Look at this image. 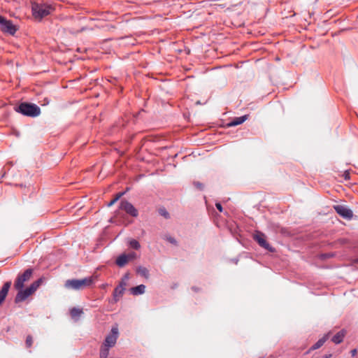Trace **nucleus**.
Listing matches in <instances>:
<instances>
[{
    "label": "nucleus",
    "mask_w": 358,
    "mask_h": 358,
    "mask_svg": "<svg viewBox=\"0 0 358 358\" xmlns=\"http://www.w3.org/2000/svg\"><path fill=\"white\" fill-rule=\"evenodd\" d=\"M55 10V6L52 3L34 2L31 5L33 17L38 21L51 14Z\"/></svg>",
    "instance_id": "obj_1"
},
{
    "label": "nucleus",
    "mask_w": 358,
    "mask_h": 358,
    "mask_svg": "<svg viewBox=\"0 0 358 358\" xmlns=\"http://www.w3.org/2000/svg\"><path fill=\"white\" fill-rule=\"evenodd\" d=\"M94 283L93 276L85 278L83 279H71L65 282V287L74 290L83 289L91 286Z\"/></svg>",
    "instance_id": "obj_2"
},
{
    "label": "nucleus",
    "mask_w": 358,
    "mask_h": 358,
    "mask_svg": "<svg viewBox=\"0 0 358 358\" xmlns=\"http://www.w3.org/2000/svg\"><path fill=\"white\" fill-rule=\"evenodd\" d=\"M39 106L35 103L24 102V116L36 117L41 115Z\"/></svg>",
    "instance_id": "obj_3"
},
{
    "label": "nucleus",
    "mask_w": 358,
    "mask_h": 358,
    "mask_svg": "<svg viewBox=\"0 0 358 358\" xmlns=\"http://www.w3.org/2000/svg\"><path fill=\"white\" fill-rule=\"evenodd\" d=\"M253 238L259 246L265 250L272 252L275 251V249L266 241V236L264 233L257 231L253 236Z\"/></svg>",
    "instance_id": "obj_4"
},
{
    "label": "nucleus",
    "mask_w": 358,
    "mask_h": 358,
    "mask_svg": "<svg viewBox=\"0 0 358 358\" xmlns=\"http://www.w3.org/2000/svg\"><path fill=\"white\" fill-rule=\"evenodd\" d=\"M117 338L118 329L117 327H113L110 334L106 336L103 345L108 348H112L115 345Z\"/></svg>",
    "instance_id": "obj_5"
},
{
    "label": "nucleus",
    "mask_w": 358,
    "mask_h": 358,
    "mask_svg": "<svg viewBox=\"0 0 358 358\" xmlns=\"http://www.w3.org/2000/svg\"><path fill=\"white\" fill-rule=\"evenodd\" d=\"M120 209L125 211L128 215L132 217H137L138 215L137 209L127 200H122L120 203Z\"/></svg>",
    "instance_id": "obj_6"
},
{
    "label": "nucleus",
    "mask_w": 358,
    "mask_h": 358,
    "mask_svg": "<svg viewBox=\"0 0 358 358\" xmlns=\"http://www.w3.org/2000/svg\"><path fill=\"white\" fill-rule=\"evenodd\" d=\"M334 208L336 213L344 219L350 220L353 216L352 211L343 205L334 206Z\"/></svg>",
    "instance_id": "obj_7"
},
{
    "label": "nucleus",
    "mask_w": 358,
    "mask_h": 358,
    "mask_svg": "<svg viewBox=\"0 0 358 358\" xmlns=\"http://www.w3.org/2000/svg\"><path fill=\"white\" fill-rule=\"evenodd\" d=\"M14 289L17 293L15 299V302L18 303L22 301V274L19 273L14 284Z\"/></svg>",
    "instance_id": "obj_8"
},
{
    "label": "nucleus",
    "mask_w": 358,
    "mask_h": 358,
    "mask_svg": "<svg viewBox=\"0 0 358 358\" xmlns=\"http://www.w3.org/2000/svg\"><path fill=\"white\" fill-rule=\"evenodd\" d=\"M42 278H38L34 281L30 286L24 288V300H25L30 295L34 294L42 283Z\"/></svg>",
    "instance_id": "obj_9"
},
{
    "label": "nucleus",
    "mask_w": 358,
    "mask_h": 358,
    "mask_svg": "<svg viewBox=\"0 0 358 358\" xmlns=\"http://www.w3.org/2000/svg\"><path fill=\"white\" fill-rule=\"evenodd\" d=\"M0 29L4 33H7L10 35H14L17 31L16 27L11 22V21L8 20L6 18L0 24Z\"/></svg>",
    "instance_id": "obj_10"
},
{
    "label": "nucleus",
    "mask_w": 358,
    "mask_h": 358,
    "mask_svg": "<svg viewBox=\"0 0 358 358\" xmlns=\"http://www.w3.org/2000/svg\"><path fill=\"white\" fill-rule=\"evenodd\" d=\"M124 292V288L122 287L117 286L113 291V299L110 301L113 303H117L120 299L122 296Z\"/></svg>",
    "instance_id": "obj_11"
},
{
    "label": "nucleus",
    "mask_w": 358,
    "mask_h": 358,
    "mask_svg": "<svg viewBox=\"0 0 358 358\" xmlns=\"http://www.w3.org/2000/svg\"><path fill=\"white\" fill-rule=\"evenodd\" d=\"M10 285H11V282H10V281L6 282V283H4L2 288L1 289V290H0V306L4 301L6 297L8 294V292L9 291V289L10 287Z\"/></svg>",
    "instance_id": "obj_12"
},
{
    "label": "nucleus",
    "mask_w": 358,
    "mask_h": 358,
    "mask_svg": "<svg viewBox=\"0 0 358 358\" xmlns=\"http://www.w3.org/2000/svg\"><path fill=\"white\" fill-rule=\"evenodd\" d=\"M248 116L247 115H245L241 117H234L232 120L227 123V127H231L241 124L248 120Z\"/></svg>",
    "instance_id": "obj_13"
},
{
    "label": "nucleus",
    "mask_w": 358,
    "mask_h": 358,
    "mask_svg": "<svg viewBox=\"0 0 358 358\" xmlns=\"http://www.w3.org/2000/svg\"><path fill=\"white\" fill-rule=\"evenodd\" d=\"M83 314V311L81 308L73 307L70 310V315L75 321H78Z\"/></svg>",
    "instance_id": "obj_14"
},
{
    "label": "nucleus",
    "mask_w": 358,
    "mask_h": 358,
    "mask_svg": "<svg viewBox=\"0 0 358 358\" xmlns=\"http://www.w3.org/2000/svg\"><path fill=\"white\" fill-rule=\"evenodd\" d=\"M145 286L144 285H139L138 286L131 287L130 289L131 293L134 296L141 295L145 293Z\"/></svg>",
    "instance_id": "obj_15"
},
{
    "label": "nucleus",
    "mask_w": 358,
    "mask_h": 358,
    "mask_svg": "<svg viewBox=\"0 0 358 358\" xmlns=\"http://www.w3.org/2000/svg\"><path fill=\"white\" fill-rule=\"evenodd\" d=\"M129 256L125 254L120 255L116 259V264L120 267H123L129 261Z\"/></svg>",
    "instance_id": "obj_16"
},
{
    "label": "nucleus",
    "mask_w": 358,
    "mask_h": 358,
    "mask_svg": "<svg viewBox=\"0 0 358 358\" xmlns=\"http://www.w3.org/2000/svg\"><path fill=\"white\" fill-rule=\"evenodd\" d=\"M345 337V331L341 330L336 333L331 338V341L335 344L341 343Z\"/></svg>",
    "instance_id": "obj_17"
},
{
    "label": "nucleus",
    "mask_w": 358,
    "mask_h": 358,
    "mask_svg": "<svg viewBox=\"0 0 358 358\" xmlns=\"http://www.w3.org/2000/svg\"><path fill=\"white\" fill-rule=\"evenodd\" d=\"M328 339V334L324 335L322 338H320L311 348L310 350H315L321 348Z\"/></svg>",
    "instance_id": "obj_18"
},
{
    "label": "nucleus",
    "mask_w": 358,
    "mask_h": 358,
    "mask_svg": "<svg viewBox=\"0 0 358 358\" xmlns=\"http://www.w3.org/2000/svg\"><path fill=\"white\" fill-rule=\"evenodd\" d=\"M136 272L138 274H139L140 275H141L145 278H149V271L145 267L141 266L137 267Z\"/></svg>",
    "instance_id": "obj_19"
},
{
    "label": "nucleus",
    "mask_w": 358,
    "mask_h": 358,
    "mask_svg": "<svg viewBox=\"0 0 358 358\" xmlns=\"http://www.w3.org/2000/svg\"><path fill=\"white\" fill-rule=\"evenodd\" d=\"M109 349L110 348L102 345L99 353L100 358H106L109 354Z\"/></svg>",
    "instance_id": "obj_20"
},
{
    "label": "nucleus",
    "mask_w": 358,
    "mask_h": 358,
    "mask_svg": "<svg viewBox=\"0 0 358 358\" xmlns=\"http://www.w3.org/2000/svg\"><path fill=\"white\" fill-rule=\"evenodd\" d=\"M159 214L164 217L166 219H169L170 217V215L169 212L166 210L165 208H160L158 210Z\"/></svg>",
    "instance_id": "obj_21"
},
{
    "label": "nucleus",
    "mask_w": 358,
    "mask_h": 358,
    "mask_svg": "<svg viewBox=\"0 0 358 358\" xmlns=\"http://www.w3.org/2000/svg\"><path fill=\"white\" fill-rule=\"evenodd\" d=\"M124 192H119L118 194H117L115 197L108 203V206H113L124 195Z\"/></svg>",
    "instance_id": "obj_22"
},
{
    "label": "nucleus",
    "mask_w": 358,
    "mask_h": 358,
    "mask_svg": "<svg viewBox=\"0 0 358 358\" xmlns=\"http://www.w3.org/2000/svg\"><path fill=\"white\" fill-rule=\"evenodd\" d=\"M129 245L131 248L135 250H138L141 247L138 241L135 239H132L129 241Z\"/></svg>",
    "instance_id": "obj_23"
},
{
    "label": "nucleus",
    "mask_w": 358,
    "mask_h": 358,
    "mask_svg": "<svg viewBox=\"0 0 358 358\" xmlns=\"http://www.w3.org/2000/svg\"><path fill=\"white\" fill-rule=\"evenodd\" d=\"M32 273V270L31 268H28L24 271V282L29 280Z\"/></svg>",
    "instance_id": "obj_24"
},
{
    "label": "nucleus",
    "mask_w": 358,
    "mask_h": 358,
    "mask_svg": "<svg viewBox=\"0 0 358 358\" xmlns=\"http://www.w3.org/2000/svg\"><path fill=\"white\" fill-rule=\"evenodd\" d=\"M33 343V338L31 336H27L25 341L26 346L30 348Z\"/></svg>",
    "instance_id": "obj_25"
},
{
    "label": "nucleus",
    "mask_w": 358,
    "mask_h": 358,
    "mask_svg": "<svg viewBox=\"0 0 358 358\" xmlns=\"http://www.w3.org/2000/svg\"><path fill=\"white\" fill-rule=\"evenodd\" d=\"M166 239L167 241H169V243H172L173 245H176L177 244L176 240L173 237H172V236H167L166 237Z\"/></svg>",
    "instance_id": "obj_26"
},
{
    "label": "nucleus",
    "mask_w": 358,
    "mask_h": 358,
    "mask_svg": "<svg viewBox=\"0 0 358 358\" xmlns=\"http://www.w3.org/2000/svg\"><path fill=\"white\" fill-rule=\"evenodd\" d=\"M15 110L22 114V102L19 101L18 105L15 108Z\"/></svg>",
    "instance_id": "obj_27"
},
{
    "label": "nucleus",
    "mask_w": 358,
    "mask_h": 358,
    "mask_svg": "<svg viewBox=\"0 0 358 358\" xmlns=\"http://www.w3.org/2000/svg\"><path fill=\"white\" fill-rule=\"evenodd\" d=\"M194 185L200 190H202L203 189V185L200 182H194Z\"/></svg>",
    "instance_id": "obj_28"
},
{
    "label": "nucleus",
    "mask_w": 358,
    "mask_h": 358,
    "mask_svg": "<svg viewBox=\"0 0 358 358\" xmlns=\"http://www.w3.org/2000/svg\"><path fill=\"white\" fill-rule=\"evenodd\" d=\"M126 285H127V281L124 280V279H122V280L120 282V283L117 286L122 287V288L125 289Z\"/></svg>",
    "instance_id": "obj_29"
},
{
    "label": "nucleus",
    "mask_w": 358,
    "mask_h": 358,
    "mask_svg": "<svg viewBox=\"0 0 358 358\" xmlns=\"http://www.w3.org/2000/svg\"><path fill=\"white\" fill-rule=\"evenodd\" d=\"M215 206L217 208V209L220 211V212H222L223 211V208L221 205L220 203L217 202L215 203Z\"/></svg>",
    "instance_id": "obj_30"
},
{
    "label": "nucleus",
    "mask_w": 358,
    "mask_h": 358,
    "mask_svg": "<svg viewBox=\"0 0 358 358\" xmlns=\"http://www.w3.org/2000/svg\"><path fill=\"white\" fill-rule=\"evenodd\" d=\"M350 353H351V355H352V357H355V356L357 355V349H353V350H351V352H350Z\"/></svg>",
    "instance_id": "obj_31"
},
{
    "label": "nucleus",
    "mask_w": 358,
    "mask_h": 358,
    "mask_svg": "<svg viewBox=\"0 0 358 358\" xmlns=\"http://www.w3.org/2000/svg\"><path fill=\"white\" fill-rule=\"evenodd\" d=\"M129 278V273H126L124 277L122 278V279H124V280H127Z\"/></svg>",
    "instance_id": "obj_32"
},
{
    "label": "nucleus",
    "mask_w": 358,
    "mask_h": 358,
    "mask_svg": "<svg viewBox=\"0 0 358 358\" xmlns=\"http://www.w3.org/2000/svg\"><path fill=\"white\" fill-rule=\"evenodd\" d=\"M345 180H348V179H350L349 173H346L345 174Z\"/></svg>",
    "instance_id": "obj_33"
},
{
    "label": "nucleus",
    "mask_w": 358,
    "mask_h": 358,
    "mask_svg": "<svg viewBox=\"0 0 358 358\" xmlns=\"http://www.w3.org/2000/svg\"><path fill=\"white\" fill-rule=\"evenodd\" d=\"M192 290H194V292H198L199 290V288L196 287H192Z\"/></svg>",
    "instance_id": "obj_34"
},
{
    "label": "nucleus",
    "mask_w": 358,
    "mask_h": 358,
    "mask_svg": "<svg viewBox=\"0 0 358 358\" xmlns=\"http://www.w3.org/2000/svg\"><path fill=\"white\" fill-rule=\"evenodd\" d=\"M4 19H5V17L0 15V24L3 22Z\"/></svg>",
    "instance_id": "obj_35"
},
{
    "label": "nucleus",
    "mask_w": 358,
    "mask_h": 358,
    "mask_svg": "<svg viewBox=\"0 0 358 358\" xmlns=\"http://www.w3.org/2000/svg\"><path fill=\"white\" fill-rule=\"evenodd\" d=\"M15 133V135L17 136V137H20V132L19 131H14Z\"/></svg>",
    "instance_id": "obj_36"
},
{
    "label": "nucleus",
    "mask_w": 358,
    "mask_h": 358,
    "mask_svg": "<svg viewBox=\"0 0 358 358\" xmlns=\"http://www.w3.org/2000/svg\"><path fill=\"white\" fill-rule=\"evenodd\" d=\"M331 357V355L329 354V355H325L324 357V358H330Z\"/></svg>",
    "instance_id": "obj_37"
},
{
    "label": "nucleus",
    "mask_w": 358,
    "mask_h": 358,
    "mask_svg": "<svg viewBox=\"0 0 358 358\" xmlns=\"http://www.w3.org/2000/svg\"><path fill=\"white\" fill-rule=\"evenodd\" d=\"M356 262L358 264V258L356 259Z\"/></svg>",
    "instance_id": "obj_38"
}]
</instances>
